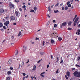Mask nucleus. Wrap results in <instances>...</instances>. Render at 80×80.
Segmentation results:
<instances>
[{"instance_id": "1", "label": "nucleus", "mask_w": 80, "mask_h": 80, "mask_svg": "<svg viewBox=\"0 0 80 80\" xmlns=\"http://www.w3.org/2000/svg\"><path fill=\"white\" fill-rule=\"evenodd\" d=\"M78 19H79V18L78 17H77L75 20L74 21V26H75L77 24V23L78 21Z\"/></svg>"}, {"instance_id": "2", "label": "nucleus", "mask_w": 80, "mask_h": 80, "mask_svg": "<svg viewBox=\"0 0 80 80\" xmlns=\"http://www.w3.org/2000/svg\"><path fill=\"white\" fill-rule=\"evenodd\" d=\"M9 7L11 8H14V5L12 3H10L9 4Z\"/></svg>"}, {"instance_id": "3", "label": "nucleus", "mask_w": 80, "mask_h": 80, "mask_svg": "<svg viewBox=\"0 0 80 80\" xmlns=\"http://www.w3.org/2000/svg\"><path fill=\"white\" fill-rule=\"evenodd\" d=\"M15 14L17 17H19V16L20 15V12H18L16 11Z\"/></svg>"}, {"instance_id": "4", "label": "nucleus", "mask_w": 80, "mask_h": 80, "mask_svg": "<svg viewBox=\"0 0 80 80\" xmlns=\"http://www.w3.org/2000/svg\"><path fill=\"white\" fill-rule=\"evenodd\" d=\"M80 29H78V32H76V35H80Z\"/></svg>"}, {"instance_id": "5", "label": "nucleus", "mask_w": 80, "mask_h": 80, "mask_svg": "<svg viewBox=\"0 0 80 80\" xmlns=\"http://www.w3.org/2000/svg\"><path fill=\"white\" fill-rule=\"evenodd\" d=\"M12 63V60L9 59L8 62V64L9 65H10Z\"/></svg>"}, {"instance_id": "6", "label": "nucleus", "mask_w": 80, "mask_h": 80, "mask_svg": "<svg viewBox=\"0 0 80 80\" xmlns=\"http://www.w3.org/2000/svg\"><path fill=\"white\" fill-rule=\"evenodd\" d=\"M11 19L12 20H15V17L13 16H11Z\"/></svg>"}, {"instance_id": "7", "label": "nucleus", "mask_w": 80, "mask_h": 80, "mask_svg": "<svg viewBox=\"0 0 80 80\" xmlns=\"http://www.w3.org/2000/svg\"><path fill=\"white\" fill-rule=\"evenodd\" d=\"M24 49L23 50V51L24 52H25V50H27V47L26 46H23Z\"/></svg>"}, {"instance_id": "8", "label": "nucleus", "mask_w": 80, "mask_h": 80, "mask_svg": "<svg viewBox=\"0 0 80 80\" xmlns=\"http://www.w3.org/2000/svg\"><path fill=\"white\" fill-rule=\"evenodd\" d=\"M5 12L4 9H0V13H3Z\"/></svg>"}, {"instance_id": "9", "label": "nucleus", "mask_w": 80, "mask_h": 80, "mask_svg": "<svg viewBox=\"0 0 80 80\" xmlns=\"http://www.w3.org/2000/svg\"><path fill=\"white\" fill-rule=\"evenodd\" d=\"M36 70V66L34 65L32 69V72H33V70Z\"/></svg>"}, {"instance_id": "10", "label": "nucleus", "mask_w": 80, "mask_h": 80, "mask_svg": "<svg viewBox=\"0 0 80 80\" xmlns=\"http://www.w3.org/2000/svg\"><path fill=\"white\" fill-rule=\"evenodd\" d=\"M44 73H45V72H42L40 74V76L41 77H44V75H43V74H44Z\"/></svg>"}, {"instance_id": "11", "label": "nucleus", "mask_w": 80, "mask_h": 80, "mask_svg": "<svg viewBox=\"0 0 80 80\" xmlns=\"http://www.w3.org/2000/svg\"><path fill=\"white\" fill-rule=\"evenodd\" d=\"M66 25H67V22H66L62 23V26H63L64 27H65V26H66Z\"/></svg>"}, {"instance_id": "12", "label": "nucleus", "mask_w": 80, "mask_h": 80, "mask_svg": "<svg viewBox=\"0 0 80 80\" xmlns=\"http://www.w3.org/2000/svg\"><path fill=\"white\" fill-rule=\"evenodd\" d=\"M67 75L68 77H70V72L68 71L67 72Z\"/></svg>"}, {"instance_id": "13", "label": "nucleus", "mask_w": 80, "mask_h": 80, "mask_svg": "<svg viewBox=\"0 0 80 80\" xmlns=\"http://www.w3.org/2000/svg\"><path fill=\"white\" fill-rule=\"evenodd\" d=\"M18 51H16L15 52V56H17V54H18Z\"/></svg>"}, {"instance_id": "14", "label": "nucleus", "mask_w": 80, "mask_h": 80, "mask_svg": "<svg viewBox=\"0 0 80 80\" xmlns=\"http://www.w3.org/2000/svg\"><path fill=\"white\" fill-rule=\"evenodd\" d=\"M48 11H49L50 12H51L52 11V10H51V8H50V6H49L48 7Z\"/></svg>"}, {"instance_id": "15", "label": "nucleus", "mask_w": 80, "mask_h": 80, "mask_svg": "<svg viewBox=\"0 0 80 80\" xmlns=\"http://www.w3.org/2000/svg\"><path fill=\"white\" fill-rule=\"evenodd\" d=\"M80 60V57H77V59H76L77 61H78L79 60Z\"/></svg>"}, {"instance_id": "16", "label": "nucleus", "mask_w": 80, "mask_h": 80, "mask_svg": "<svg viewBox=\"0 0 80 80\" xmlns=\"http://www.w3.org/2000/svg\"><path fill=\"white\" fill-rule=\"evenodd\" d=\"M12 73V72L11 71H8L7 72L8 75H11Z\"/></svg>"}, {"instance_id": "17", "label": "nucleus", "mask_w": 80, "mask_h": 80, "mask_svg": "<svg viewBox=\"0 0 80 80\" xmlns=\"http://www.w3.org/2000/svg\"><path fill=\"white\" fill-rule=\"evenodd\" d=\"M54 42H55V41H54V40H53L51 39V42L52 43H54Z\"/></svg>"}, {"instance_id": "18", "label": "nucleus", "mask_w": 80, "mask_h": 80, "mask_svg": "<svg viewBox=\"0 0 80 80\" xmlns=\"http://www.w3.org/2000/svg\"><path fill=\"white\" fill-rule=\"evenodd\" d=\"M72 24V21H70L68 22V25H71Z\"/></svg>"}, {"instance_id": "19", "label": "nucleus", "mask_w": 80, "mask_h": 80, "mask_svg": "<svg viewBox=\"0 0 80 80\" xmlns=\"http://www.w3.org/2000/svg\"><path fill=\"white\" fill-rule=\"evenodd\" d=\"M1 27H3V24L2 23H0V28Z\"/></svg>"}, {"instance_id": "20", "label": "nucleus", "mask_w": 80, "mask_h": 80, "mask_svg": "<svg viewBox=\"0 0 80 80\" xmlns=\"http://www.w3.org/2000/svg\"><path fill=\"white\" fill-rule=\"evenodd\" d=\"M21 35H22V32H20L18 35V37H20V36Z\"/></svg>"}, {"instance_id": "21", "label": "nucleus", "mask_w": 80, "mask_h": 80, "mask_svg": "<svg viewBox=\"0 0 80 80\" xmlns=\"http://www.w3.org/2000/svg\"><path fill=\"white\" fill-rule=\"evenodd\" d=\"M58 39L60 41H61L62 40V38H58Z\"/></svg>"}, {"instance_id": "22", "label": "nucleus", "mask_w": 80, "mask_h": 80, "mask_svg": "<svg viewBox=\"0 0 80 80\" xmlns=\"http://www.w3.org/2000/svg\"><path fill=\"white\" fill-rule=\"evenodd\" d=\"M50 21H48V22L47 24V26H48V25H49V24H50Z\"/></svg>"}, {"instance_id": "23", "label": "nucleus", "mask_w": 80, "mask_h": 80, "mask_svg": "<svg viewBox=\"0 0 80 80\" xmlns=\"http://www.w3.org/2000/svg\"><path fill=\"white\" fill-rule=\"evenodd\" d=\"M59 12V11H58V10H57L56 11H55V10L54 11V13H58V12Z\"/></svg>"}, {"instance_id": "24", "label": "nucleus", "mask_w": 80, "mask_h": 80, "mask_svg": "<svg viewBox=\"0 0 80 80\" xmlns=\"http://www.w3.org/2000/svg\"><path fill=\"white\" fill-rule=\"evenodd\" d=\"M7 80H10V77H7L6 78Z\"/></svg>"}, {"instance_id": "25", "label": "nucleus", "mask_w": 80, "mask_h": 80, "mask_svg": "<svg viewBox=\"0 0 80 80\" xmlns=\"http://www.w3.org/2000/svg\"><path fill=\"white\" fill-rule=\"evenodd\" d=\"M40 53L42 55H44V53L43 52H41Z\"/></svg>"}, {"instance_id": "26", "label": "nucleus", "mask_w": 80, "mask_h": 80, "mask_svg": "<svg viewBox=\"0 0 80 80\" xmlns=\"http://www.w3.org/2000/svg\"><path fill=\"white\" fill-rule=\"evenodd\" d=\"M34 10L35 11H36L37 10V7L35 6L34 8Z\"/></svg>"}, {"instance_id": "27", "label": "nucleus", "mask_w": 80, "mask_h": 80, "mask_svg": "<svg viewBox=\"0 0 80 80\" xmlns=\"http://www.w3.org/2000/svg\"><path fill=\"white\" fill-rule=\"evenodd\" d=\"M75 66L76 67H78L79 68H80V65H78L77 64H76Z\"/></svg>"}, {"instance_id": "28", "label": "nucleus", "mask_w": 80, "mask_h": 80, "mask_svg": "<svg viewBox=\"0 0 80 80\" xmlns=\"http://www.w3.org/2000/svg\"><path fill=\"white\" fill-rule=\"evenodd\" d=\"M58 5H59V3L58 2L55 5V7H58Z\"/></svg>"}, {"instance_id": "29", "label": "nucleus", "mask_w": 80, "mask_h": 80, "mask_svg": "<svg viewBox=\"0 0 80 80\" xmlns=\"http://www.w3.org/2000/svg\"><path fill=\"white\" fill-rule=\"evenodd\" d=\"M58 70H59V69H58V70H57L56 71V73H59V72H58Z\"/></svg>"}, {"instance_id": "30", "label": "nucleus", "mask_w": 80, "mask_h": 80, "mask_svg": "<svg viewBox=\"0 0 80 80\" xmlns=\"http://www.w3.org/2000/svg\"><path fill=\"white\" fill-rule=\"evenodd\" d=\"M77 17V15H75V17L73 19V21H74V20H75V18H76Z\"/></svg>"}, {"instance_id": "31", "label": "nucleus", "mask_w": 80, "mask_h": 80, "mask_svg": "<svg viewBox=\"0 0 80 80\" xmlns=\"http://www.w3.org/2000/svg\"><path fill=\"white\" fill-rule=\"evenodd\" d=\"M4 25L6 26H8V24L6 22H4Z\"/></svg>"}, {"instance_id": "32", "label": "nucleus", "mask_w": 80, "mask_h": 80, "mask_svg": "<svg viewBox=\"0 0 80 80\" xmlns=\"http://www.w3.org/2000/svg\"><path fill=\"white\" fill-rule=\"evenodd\" d=\"M9 69H10V70H13V68L12 67H10L9 68Z\"/></svg>"}, {"instance_id": "33", "label": "nucleus", "mask_w": 80, "mask_h": 80, "mask_svg": "<svg viewBox=\"0 0 80 80\" xmlns=\"http://www.w3.org/2000/svg\"><path fill=\"white\" fill-rule=\"evenodd\" d=\"M44 45H45V41H43L42 42V45H43V46H44Z\"/></svg>"}, {"instance_id": "34", "label": "nucleus", "mask_w": 80, "mask_h": 80, "mask_svg": "<svg viewBox=\"0 0 80 80\" xmlns=\"http://www.w3.org/2000/svg\"><path fill=\"white\" fill-rule=\"evenodd\" d=\"M60 7H63V3H61L60 4Z\"/></svg>"}, {"instance_id": "35", "label": "nucleus", "mask_w": 80, "mask_h": 80, "mask_svg": "<svg viewBox=\"0 0 80 80\" xmlns=\"http://www.w3.org/2000/svg\"><path fill=\"white\" fill-rule=\"evenodd\" d=\"M8 24H9L10 23V22H9V21H7L6 22Z\"/></svg>"}, {"instance_id": "36", "label": "nucleus", "mask_w": 80, "mask_h": 80, "mask_svg": "<svg viewBox=\"0 0 80 80\" xmlns=\"http://www.w3.org/2000/svg\"><path fill=\"white\" fill-rule=\"evenodd\" d=\"M68 7H72V5L71 4H68Z\"/></svg>"}, {"instance_id": "37", "label": "nucleus", "mask_w": 80, "mask_h": 80, "mask_svg": "<svg viewBox=\"0 0 80 80\" xmlns=\"http://www.w3.org/2000/svg\"><path fill=\"white\" fill-rule=\"evenodd\" d=\"M22 75H23V76H25V75H26V74H25V73H23Z\"/></svg>"}, {"instance_id": "38", "label": "nucleus", "mask_w": 80, "mask_h": 80, "mask_svg": "<svg viewBox=\"0 0 80 80\" xmlns=\"http://www.w3.org/2000/svg\"><path fill=\"white\" fill-rule=\"evenodd\" d=\"M3 28H4V30H6L7 29V28H6L5 26H4L3 27Z\"/></svg>"}, {"instance_id": "39", "label": "nucleus", "mask_w": 80, "mask_h": 80, "mask_svg": "<svg viewBox=\"0 0 80 80\" xmlns=\"http://www.w3.org/2000/svg\"><path fill=\"white\" fill-rule=\"evenodd\" d=\"M60 63H63V60H62V59L61 60V62H60Z\"/></svg>"}, {"instance_id": "40", "label": "nucleus", "mask_w": 80, "mask_h": 80, "mask_svg": "<svg viewBox=\"0 0 80 80\" xmlns=\"http://www.w3.org/2000/svg\"><path fill=\"white\" fill-rule=\"evenodd\" d=\"M24 64V62H22V66Z\"/></svg>"}, {"instance_id": "41", "label": "nucleus", "mask_w": 80, "mask_h": 80, "mask_svg": "<svg viewBox=\"0 0 80 80\" xmlns=\"http://www.w3.org/2000/svg\"><path fill=\"white\" fill-rule=\"evenodd\" d=\"M41 60H39V61H38V63H40V62H41Z\"/></svg>"}, {"instance_id": "42", "label": "nucleus", "mask_w": 80, "mask_h": 80, "mask_svg": "<svg viewBox=\"0 0 80 80\" xmlns=\"http://www.w3.org/2000/svg\"><path fill=\"white\" fill-rule=\"evenodd\" d=\"M15 2H19V0H15Z\"/></svg>"}, {"instance_id": "43", "label": "nucleus", "mask_w": 80, "mask_h": 80, "mask_svg": "<svg viewBox=\"0 0 80 80\" xmlns=\"http://www.w3.org/2000/svg\"><path fill=\"white\" fill-rule=\"evenodd\" d=\"M68 9V7L66 6L65 8V9L67 10Z\"/></svg>"}, {"instance_id": "44", "label": "nucleus", "mask_w": 80, "mask_h": 80, "mask_svg": "<svg viewBox=\"0 0 80 80\" xmlns=\"http://www.w3.org/2000/svg\"><path fill=\"white\" fill-rule=\"evenodd\" d=\"M54 27L55 28H56L57 27V25L56 24H55L54 25Z\"/></svg>"}, {"instance_id": "45", "label": "nucleus", "mask_w": 80, "mask_h": 80, "mask_svg": "<svg viewBox=\"0 0 80 80\" xmlns=\"http://www.w3.org/2000/svg\"><path fill=\"white\" fill-rule=\"evenodd\" d=\"M57 62H58L59 61V60L58 59V57H57Z\"/></svg>"}, {"instance_id": "46", "label": "nucleus", "mask_w": 80, "mask_h": 80, "mask_svg": "<svg viewBox=\"0 0 80 80\" xmlns=\"http://www.w3.org/2000/svg\"><path fill=\"white\" fill-rule=\"evenodd\" d=\"M35 11L34 10H32L30 11V12H34Z\"/></svg>"}, {"instance_id": "47", "label": "nucleus", "mask_w": 80, "mask_h": 80, "mask_svg": "<svg viewBox=\"0 0 80 80\" xmlns=\"http://www.w3.org/2000/svg\"><path fill=\"white\" fill-rule=\"evenodd\" d=\"M25 7H26V6H25V5H24L22 6V8H25Z\"/></svg>"}, {"instance_id": "48", "label": "nucleus", "mask_w": 80, "mask_h": 80, "mask_svg": "<svg viewBox=\"0 0 80 80\" xmlns=\"http://www.w3.org/2000/svg\"><path fill=\"white\" fill-rule=\"evenodd\" d=\"M72 28H68V30H72Z\"/></svg>"}, {"instance_id": "49", "label": "nucleus", "mask_w": 80, "mask_h": 80, "mask_svg": "<svg viewBox=\"0 0 80 80\" xmlns=\"http://www.w3.org/2000/svg\"><path fill=\"white\" fill-rule=\"evenodd\" d=\"M47 17H48V18H50V16L49 15V14H48L47 15Z\"/></svg>"}, {"instance_id": "50", "label": "nucleus", "mask_w": 80, "mask_h": 80, "mask_svg": "<svg viewBox=\"0 0 80 80\" xmlns=\"http://www.w3.org/2000/svg\"><path fill=\"white\" fill-rule=\"evenodd\" d=\"M69 4H70V2H68L67 3V5H69Z\"/></svg>"}, {"instance_id": "51", "label": "nucleus", "mask_w": 80, "mask_h": 80, "mask_svg": "<svg viewBox=\"0 0 80 80\" xmlns=\"http://www.w3.org/2000/svg\"><path fill=\"white\" fill-rule=\"evenodd\" d=\"M21 67V64H19L18 68H20V67Z\"/></svg>"}, {"instance_id": "52", "label": "nucleus", "mask_w": 80, "mask_h": 80, "mask_svg": "<svg viewBox=\"0 0 80 80\" xmlns=\"http://www.w3.org/2000/svg\"><path fill=\"white\" fill-rule=\"evenodd\" d=\"M55 22H56L55 20H53L52 21V22L53 23H55Z\"/></svg>"}, {"instance_id": "53", "label": "nucleus", "mask_w": 80, "mask_h": 80, "mask_svg": "<svg viewBox=\"0 0 80 80\" xmlns=\"http://www.w3.org/2000/svg\"><path fill=\"white\" fill-rule=\"evenodd\" d=\"M28 62H29V60L28 59V62H26V63H28Z\"/></svg>"}, {"instance_id": "54", "label": "nucleus", "mask_w": 80, "mask_h": 80, "mask_svg": "<svg viewBox=\"0 0 80 80\" xmlns=\"http://www.w3.org/2000/svg\"><path fill=\"white\" fill-rule=\"evenodd\" d=\"M47 68H48V67H50V66H49V65H47Z\"/></svg>"}, {"instance_id": "55", "label": "nucleus", "mask_w": 80, "mask_h": 80, "mask_svg": "<svg viewBox=\"0 0 80 80\" xmlns=\"http://www.w3.org/2000/svg\"><path fill=\"white\" fill-rule=\"evenodd\" d=\"M13 25H17V23L16 22H14L13 24Z\"/></svg>"}, {"instance_id": "56", "label": "nucleus", "mask_w": 80, "mask_h": 80, "mask_svg": "<svg viewBox=\"0 0 80 80\" xmlns=\"http://www.w3.org/2000/svg\"><path fill=\"white\" fill-rule=\"evenodd\" d=\"M64 9H65L64 7H62V10H64Z\"/></svg>"}, {"instance_id": "57", "label": "nucleus", "mask_w": 80, "mask_h": 80, "mask_svg": "<svg viewBox=\"0 0 80 80\" xmlns=\"http://www.w3.org/2000/svg\"><path fill=\"white\" fill-rule=\"evenodd\" d=\"M25 77H24L23 78V80H24L25 79Z\"/></svg>"}, {"instance_id": "58", "label": "nucleus", "mask_w": 80, "mask_h": 80, "mask_svg": "<svg viewBox=\"0 0 80 80\" xmlns=\"http://www.w3.org/2000/svg\"><path fill=\"white\" fill-rule=\"evenodd\" d=\"M1 31H2V32H3L4 31L3 29H1Z\"/></svg>"}, {"instance_id": "59", "label": "nucleus", "mask_w": 80, "mask_h": 80, "mask_svg": "<svg viewBox=\"0 0 80 80\" xmlns=\"http://www.w3.org/2000/svg\"><path fill=\"white\" fill-rule=\"evenodd\" d=\"M35 40H39V38H36Z\"/></svg>"}, {"instance_id": "60", "label": "nucleus", "mask_w": 80, "mask_h": 80, "mask_svg": "<svg viewBox=\"0 0 80 80\" xmlns=\"http://www.w3.org/2000/svg\"><path fill=\"white\" fill-rule=\"evenodd\" d=\"M53 6H54V5H53L51 6V8H53Z\"/></svg>"}, {"instance_id": "61", "label": "nucleus", "mask_w": 80, "mask_h": 80, "mask_svg": "<svg viewBox=\"0 0 80 80\" xmlns=\"http://www.w3.org/2000/svg\"><path fill=\"white\" fill-rule=\"evenodd\" d=\"M19 10H20V11H22V9L21 8H20Z\"/></svg>"}, {"instance_id": "62", "label": "nucleus", "mask_w": 80, "mask_h": 80, "mask_svg": "<svg viewBox=\"0 0 80 80\" xmlns=\"http://www.w3.org/2000/svg\"><path fill=\"white\" fill-rule=\"evenodd\" d=\"M78 27H80V24H79V25H78Z\"/></svg>"}, {"instance_id": "63", "label": "nucleus", "mask_w": 80, "mask_h": 80, "mask_svg": "<svg viewBox=\"0 0 80 80\" xmlns=\"http://www.w3.org/2000/svg\"><path fill=\"white\" fill-rule=\"evenodd\" d=\"M73 8V6H72L71 8V9Z\"/></svg>"}, {"instance_id": "64", "label": "nucleus", "mask_w": 80, "mask_h": 80, "mask_svg": "<svg viewBox=\"0 0 80 80\" xmlns=\"http://www.w3.org/2000/svg\"><path fill=\"white\" fill-rule=\"evenodd\" d=\"M3 3V2H0V4H2Z\"/></svg>"}]
</instances>
